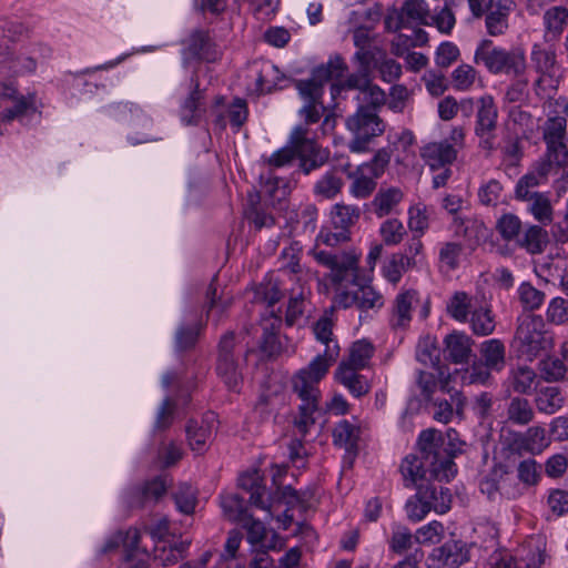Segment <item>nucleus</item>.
<instances>
[{
    "label": "nucleus",
    "instance_id": "2f4dec72",
    "mask_svg": "<svg viewBox=\"0 0 568 568\" xmlns=\"http://www.w3.org/2000/svg\"><path fill=\"white\" fill-rule=\"evenodd\" d=\"M480 355L487 367L493 371H501L505 366L506 348L500 339L491 338L480 345Z\"/></svg>",
    "mask_w": 568,
    "mask_h": 568
},
{
    "label": "nucleus",
    "instance_id": "13d9d810",
    "mask_svg": "<svg viewBox=\"0 0 568 568\" xmlns=\"http://www.w3.org/2000/svg\"><path fill=\"white\" fill-rule=\"evenodd\" d=\"M362 171L363 168L358 169L357 172L349 174V178L353 179L351 193L357 199L368 197L376 187V178L366 176Z\"/></svg>",
    "mask_w": 568,
    "mask_h": 568
},
{
    "label": "nucleus",
    "instance_id": "052dcab7",
    "mask_svg": "<svg viewBox=\"0 0 568 568\" xmlns=\"http://www.w3.org/2000/svg\"><path fill=\"white\" fill-rule=\"evenodd\" d=\"M296 156H298V150L292 143L291 136L287 145L274 152L271 156L264 159L263 162L270 169H277L291 164Z\"/></svg>",
    "mask_w": 568,
    "mask_h": 568
},
{
    "label": "nucleus",
    "instance_id": "c85d7f7f",
    "mask_svg": "<svg viewBox=\"0 0 568 568\" xmlns=\"http://www.w3.org/2000/svg\"><path fill=\"white\" fill-rule=\"evenodd\" d=\"M548 232L540 225H528L521 236L517 240L518 246L527 253L536 255L545 251L548 245Z\"/></svg>",
    "mask_w": 568,
    "mask_h": 568
},
{
    "label": "nucleus",
    "instance_id": "9d476101",
    "mask_svg": "<svg viewBox=\"0 0 568 568\" xmlns=\"http://www.w3.org/2000/svg\"><path fill=\"white\" fill-rule=\"evenodd\" d=\"M468 561V551L462 541L449 540L434 548L427 557L428 568H457Z\"/></svg>",
    "mask_w": 568,
    "mask_h": 568
},
{
    "label": "nucleus",
    "instance_id": "c03bdc74",
    "mask_svg": "<svg viewBox=\"0 0 568 568\" xmlns=\"http://www.w3.org/2000/svg\"><path fill=\"white\" fill-rule=\"evenodd\" d=\"M542 20L546 31L559 37L568 26V9L562 6L551 7L545 11Z\"/></svg>",
    "mask_w": 568,
    "mask_h": 568
},
{
    "label": "nucleus",
    "instance_id": "20e7f679",
    "mask_svg": "<svg viewBox=\"0 0 568 568\" xmlns=\"http://www.w3.org/2000/svg\"><path fill=\"white\" fill-rule=\"evenodd\" d=\"M513 345L520 356L532 361L552 348L554 337L540 315L523 313L517 318Z\"/></svg>",
    "mask_w": 568,
    "mask_h": 568
},
{
    "label": "nucleus",
    "instance_id": "bf43d9fd",
    "mask_svg": "<svg viewBox=\"0 0 568 568\" xmlns=\"http://www.w3.org/2000/svg\"><path fill=\"white\" fill-rule=\"evenodd\" d=\"M408 227L414 235L423 236L429 227V215L423 205H415L408 210Z\"/></svg>",
    "mask_w": 568,
    "mask_h": 568
},
{
    "label": "nucleus",
    "instance_id": "e2e57ef3",
    "mask_svg": "<svg viewBox=\"0 0 568 568\" xmlns=\"http://www.w3.org/2000/svg\"><path fill=\"white\" fill-rule=\"evenodd\" d=\"M174 500L178 509L190 515L194 511L197 499L195 490L189 485H181L174 494Z\"/></svg>",
    "mask_w": 568,
    "mask_h": 568
},
{
    "label": "nucleus",
    "instance_id": "79ce46f5",
    "mask_svg": "<svg viewBox=\"0 0 568 568\" xmlns=\"http://www.w3.org/2000/svg\"><path fill=\"white\" fill-rule=\"evenodd\" d=\"M535 413L526 398L514 397L507 406V420L516 425H527L534 419Z\"/></svg>",
    "mask_w": 568,
    "mask_h": 568
},
{
    "label": "nucleus",
    "instance_id": "603ef678",
    "mask_svg": "<svg viewBox=\"0 0 568 568\" xmlns=\"http://www.w3.org/2000/svg\"><path fill=\"white\" fill-rule=\"evenodd\" d=\"M379 234L387 246H393L399 244L407 232L403 222L398 219H387L381 224Z\"/></svg>",
    "mask_w": 568,
    "mask_h": 568
},
{
    "label": "nucleus",
    "instance_id": "338daca9",
    "mask_svg": "<svg viewBox=\"0 0 568 568\" xmlns=\"http://www.w3.org/2000/svg\"><path fill=\"white\" fill-rule=\"evenodd\" d=\"M525 433L526 442L528 445V453L539 454L549 445V440L546 436V430L544 427L531 426Z\"/></svg>",
    "mask_w": 568,
    "mask_h": 568
},
{
    "label": "nucleus",
    "instance_id": "ddd939ff",
    "mask_svg": "<svg viewBox=\"0 0 568 568\" xmlns=\"http://www.w3.org/2000/svg\"><path fill=\"white\" fill-rule=\"evenodd\" d=\"M566 128L567 120L560 115L548 118L542 125L544 141L547 144V150L554 153L555 159L562 154L568 155Z\"/></svg>",
    "mask_w": 568,
    "mask_h": 568
},
{
    "label": "nucleus",
    "instance_id": "dca6fc26",
    "mask_svg": "<svg viewBox=\"0 0 568 568\" xmlns=\"http://www.w3.org/2000/svg\"><path fill=\"white\" fill-rule=\"evenodd\" d=\"M239 486L250 493V503L253 506L271 513V499L265 494V487L258 470L243 473L239 477Z\"/></svg>",
    "mask_w": 568,
    "mask_h": 568
},
{
    "label": "nucleus",
    "instance_id": "49530a36",
    "mask_svg": "<svg viewBox=\"0 0 568 568\" xmlns=\"http://www.w3.org/2000/svg\"><path fill=\"white\" fill-rule=\"evenodd\" d=\"M422 491L424 495H428L427 500L432 510L445 514L450 509L452 495L447 488L427 485L422 486Z\"/></svg>",
    "mask_w": 568,
    "mask_h": 568
},
{
    "label": "nucleus",
    "instance_id": "c9c22d12",
    "mask_svg": "<svg viewBox=\"0 0 568 568\" xmlns=\"http://www.w3.org/2000/svg\"><path fill=\"white\" fill-rule=\"evenodd\" d=\"M302 247L297 242L285 247L280 255V271L284 274H292L297 282L302 280L303 267L300 263Z\"/></svg>",
    "mask_w": 568,
    "mask_h": 568
},
{
    "label": "nucleus",
    "instance_id": "4d7b16f0",
    "mask_svg": "<svg viewBox=\"0 0 568 568\" xmlns=\"http://www.w3.org/2000/svg\"><path fill=\"white\" fill-rule=\"evenodd\" d=\"M306 295L307 292L303 286H301L297 292L292 290L285 317L287 325H294L304 314Z\"/></svg>",
    "mask_w": 568,
    "mask_h": 568
},
{
    "label": "nucleus",
    "instance_id": "bb28decb",
    "mask_svg": "<svg viewBox=\"0 0 568 568\" xmlns=\"http://www.w3.org/2000/svg\"><path fill=\"white\" fill-rule=\"evenodd\" d=\"M526 54L523 49L515 48L505 51L495 74H505L509 78H523L526 75Z\"/></svg>",
    "mask_w": 568,
    "mask_h": 568
},
{
    "label": "nucleus",
    "instance_id": "9b49d317",
    "mask_svg": "<svg viewBox=\"0 0 568 568\" xmlns=\"http://www.w3.org/2000/svg\"><path fill=\"white\" fill-rule=\"evenodd\" d=\"M141 534L136 528L124 532L121 568H149L150 552L140 545Z\"/></svg>",
    "mask_w": 568,
    "mask_h": 568
},
{
    "label": "nucleus",
    "instance_id": "f704fd0d",
    "mask_svg": "<svg viewBox=\"0 0 568 568\" xmlns=\"http://www.w3.org/2000/svg\"><path fill=\"white\" fill-rule=\"evenodd\" d=\"M333 438L335 445L344 448L347 453H353L359 438V428L346 419L341 420L334 428Z\"/></svg>",
    "mask_w": 568,
    "mask_h": 568
},
{
    "label": "nucleus",
    "instance_id": "72a5a7b5",
    "mask_svg": "<svg viewBox=\"0 0 568 568\" xmlns=\"http://www.w3.org/2000/svg\"><path fill=\"white\" fill-rule=\"evenodd\" d=\"M476 308L474 298L465 292H455L447 302V313L460 323L468 321V315Z\"/></svg>",
    "mask_w": 568,
    "mask_h": 568
},
{
    "label": "nucleus",
    "instance_id": "c756f323",
    "mask_svg": "<svg viewBox=\"0 0 568 568\" xmlns=\"http://www.w3.org/2000/svg\"><path fill=\"white\" fill-rule=\"evenodd\" d=\"M497 116L498 112L493 97H481L478 101L475 133H488L496 131Z\"/></svg>",
    "mask_w": 568,
    "mask_h": 568
},
{
    "label": "nucleus",
    "instance_id": "7c9ffc66",
    "mask_svg": "<svg viewBox=\"0 0 568 568\" xmlns=\"http://www.w3.org/2000/svg\"><path fill=\"white\" fill-rule=\"evenodd\" d=\"M506 49L495 45L490 40H483L477 47L474 60L495 74Z\"/></svg>",
    "mask_w": 568,
    "mask_h": 568
},
{
    "label": "nucleus",
    "instance_id": "de8ad7c7",
    "mask_svg": "<svg viewBox=\"0 0 568 568\" xmlns=\"http://www.w3.org/2000/svg\"><path fill=\"white\" fill-rule=\"evenodd\" d=\"M537 379L535 371L528 366H518L509 376L513 389L518 394H529Z\"/></svg>",
    "mask_w": 568,
    "mask_h": 568
},
{
    "label": "nucleus",
    "instance_id": "393cba45",
    "mask_svg": "<svg viewBox=\"0 0 568 568\" xmlns=\"http://www.w3.org/2000/svg\"><path fill=\"white\" fill-rule=\"evenodd\" d=\"M213 419H214V416L210 415L201 424H199L195 420H191L186 426V436H187L189 445H190L191 449L197 454H202L205 450L207 442L212 437Z\"/></svg>",
    "mask_w": 568,
    "mask_h": 568
},
{
    "label": "nucleus",
    "instance_id": "39448f33",
    "mask_svg": "<svg viewBox=\"0 0 568 568\" xmlns=\"http://www.w3.org/2000/svg\"><path fill=\"white\" fill-rule=\"evenodd\" d=\"M345 125L352 134L348 149L355 153L367 151L369 143L381 136L386 128L378 113L368 106H358L356 112L346 119Z\"/></svg>",
    "mask_w": 568,
    "mask_h": 568
},
{
    "label": "nucleus",
    "instance_id": "aec40b11",
    "mask_svg": "<svg viewBox=\"0 0 568 568\" xmlns=\"http://www.w3.org/2000/svg\"><path fill=\"white\" fill-rule=\"evenodd\" d=\"M445 358L455 364L465 363L471 354L473 339L464 333H452L444 339Z\"/></svg>",
    "mask_w": 568,
    "mask_h": 568
},
{
    "label": "nucleus",
    "instance_id": "6e6d98bb",
    "mask_svg": "<svg viewBox=\"0 0 568 568\" xmlns=\"http://www.w3.org/2000/svg\"><path fill=\"white\" fill-rule=\"evenodd\" d=\"M523 224L520 219L513 214L506 213L503 214L496 224V229L501 235V237L506 241L518 240L521 231Z\"/></svg>",
    "mask_w": 568,
    "mask_h": 568
},
{
    "label": "nucleus",
    "instance_id": "a19ab883",
    "mask_svg": "<svg viewBox=\"0 0 568 568\" xmlns=\"http://www.w3.org/2000/svg\"><path fill=\"white\" fill-rule=\"evenodd\" d=\"M242 541V534L237 530H231L229 532L227 540L225 542L224 552L220 554L216 567L222 568H242L243 565L237 561V550Z\"/></svg>",
    "mask_w": 568,
    "mask_h": 568
},
{
    "label": "nucleus",
    "instance_id": "5fc2aeb1",
    "mask_svg": "<svg viewBox=\"0 0 568 568\" xmlns=\"http://www.w3.org/2000/svg\"><path fill=\"white\" fill-rule=\"evenodd\" d=\"M427 496L423 494L422 486H418L416 495L408 499L406 513L410 520L420 521L432 510Z\"/></svg>",
    "mask_w": 568,
    "mask_h": 568
},
{
    "label": "nucleus",
    "instance_id": "473e14b6",
    "mask_svg": "<svg viewBox=\"0 0 568 568\" xmlns=\"http://www.w3.org/2000/svg\"><path fill=\"white\" fill-rule=\"evenodd\" d=\"M202 99L203 93L199 89V83L195 82L194 89L181 106V119L185 124H197L201 120L205 111Z\"/></svg>",
    "mask_w": 568,
    "mask_h": 568
},
{
    "label": "nucleus",
    "instance_id": "4c0bfd02",
    "mask_svg": "<svg viewBox=\"0 0 568 568\" xmlns=\"http://www.w3.org/2000/svg\"><path fill=\"white\" fill-rule=\"evenodd\" d=\"M189 546L190 541L186 540L174 545H155L154 560L163 567L175 565L185 556Z\"/></svg>",
    "mask_w": 568,
    "mask_h": 568
},
{
    "label": "nucleus",
    "instance_id": "8fccbe9b",
    "mask_svg": "<svg viewBox=\"0 0 568 568\" xmlns=\"http://www.w3.org/2000/svg\"><path fill=\"white\" fill-rule=\"evenodd\" d=\"M506 475L507 471L503 466L495 467L491 473L481 480V493L486 494L490 499H494L498 491H505L509 495L506 490Z\"/></svg>",
    "mask_w": 568,
    "mask_h": 568
},
{
    "label": "nucleus",
    "instance_id": "5701e85b",
    "mask_svg": "<svg viewBox=\"0 0 568 568\" xmlns=\"http://www.w3.org/2000/svg\"><path fill=\"white\" fill-rule=\"evenodd\" d=\"M358 371L359 369L348 368L346 364H339L335 372V379L355 397L364 396L371 389L368 381L365 376L358 374Z\"/></svg>",
    "mask_w": 568,
    "mask_h": 568
},
{
    "label": "nucleus",
    "instance_id": "f3484780",
    "mask_svg": "<svg viewBox=\"0 0 568 568\" xmlns=\"http://www.w3.org/2000/svg\"><path fill=\"white\" fill-rule=\"evenodd\" d=\"M513 6V0H488L486 27L490 36H499L506 31Z\"/></svg>",
    "mask_w": 568,
    "mask_h": 568
},
{
    "label": "nucleus",
    "instance_id": "cd10ccee",
    "mask_svg": "<svg viewBox=\"0 0 568 568\" xmlns=\"http://www.w3.org/2000/svg\"><path fill=\"white\" fill-rule=\"evenodd\" d=\"M416 301L415 291H405L395 298L390 326L393 328H405L412 321L413 303Z\"/></svg>",
    "mask_w": 568,
    "mask_h": 568
},
{
    "label": "nucleus",
    "instance_id": "a878e982",
    "mask_svg": "<svg viewBox=\"0 0 568 568\" xmlns=\"http://www.w3.org/2000/svg\"><path fill=\"white\" fill-rule=\"evenodd\" d=\"M530 60L536 72L540 74L536 81L537 84L541 83L542 77L552 75L557 67L556 51L550 47L546 48L539 43L532 45Z\"/></svg>",
    "mask_w": 568,
    "mask_h": 568
},
{
    "label": "nucleus",
    "instance_id": "2eb2a0df",
    "mask_svg": "<svg viewBox=\"0 0 568 568\" xmlns=\"http://www.w3.org/2000/svg\"><path fill=\"white\" fill-rule=\"evenodd\" d=\"M247 531V540L253 546L260 545L264 549H282L284 541L274 532H268L263 523L255 520L251 515L241 521Z\"/></svg>",
    "mask_w": 568,
    "mask_h": 568
},
{
    "label": "nucleus",
    "instance_id": "4468645a",
    "mask_svg": "<svg viewBox=\"0 0 568 568\" xmlns=\"http://www.w3.org/2000/svg\"><path fill=\"white\" fill-rule=\"evenodd\" d=\"M296 87L305 100V104L300 110V114L304 119L305 124L317 123L325 112V106L322 101L323 91L313 83H297Z\"/></svg>",
    "mask_w": 568,
    "mask_h": 568
},
{
    "label": "nucleus",
    "instance_id": "e433bc0d",
    "mask_svg": "<svg viewBox=\"0 0 568 568\" xmlns=\"http://www.w3.org/2000/svg\"><path fill=\"white\" fill-rule=\"evenodd\" d=\"M361 213L356 205L336 203L331 211L332 223L335 229L349 231V227L359 220Z\"/></svg>",
    "mask_w": 568,
    "mask_h": 568
},
{
    "label": "nucleus",
    "instance_id": "864d4df0",
    "mask_svg": "<svg viewBox=\"0 0 568 568\" xmlns=\"http://www.w3.org/2000/svg\"><path fill=\"white\" fill-rule=\"evenodd\" d=\"M463 253L462 243L445 242L439 248L440 268L449 272L456 270L459 265V258Z\"/></svg>",
    "mask_w": 568,
    "mask_h": 568
},
{
    "label": "nucleus",
    "instance_id": "a18cd8bd",
    "mask_svg": "<svg viewBox=\"0 0 568 568\" xmlns=\"http://www.w3.org/2000/svg\"><path fill=\"white\" fill-rule=\"evenodd\" d=\"M221 507L224 517L233 523H241L248 516L243 498L236 494L222 495Z\"/></svg>",
    "mask_w": 568,
    "mask_h": 568
},
{
    "label": "nucleus",
    "instance_id": "37998d69",
    "mask_svg": "<svg viewBox=\"0 0 568 568\" xmlns=\"http://www.w3.org/2000/svg\"><path fill=\"white\" fill-rule=\"evenodd\" d=\"M373 353L374 347L371 343L366 341L355 342L349 348L347 359L343 361L341 364H346L348 368L363 369L368 364Z\"/></svg>",
    "mask_w": 568,
    "mask_h": 568
},
{
    "label": "nucleus",
    "instance_id": "b1692460",
    "mask_svg": "<svg viewBox=\"0 0 568 568\" xmlns=\"http://www.w3.org/2000/svg\"><path fill=\"white\" fill-rule=\"evenodd\" d=\"M346 71V64L342 58L335 57L328 60L326 64L320 65L313 71L312 79L298 81L297 83H313L323 91L322 87L327 81H338Z\"/></svg>",
    "mask_w": 568,
    "mask_h": 568
},
{
    "label": "nucleus",
    "instance_id": "f257e3e1",
    "mask_svg": "<svg viewBox=\"0 0 568 568\" xmlns=\"http://www.w3.org/2000/svg\"><path fill=\"white\" fill-rule=\"evenodd\" d=\"M333 323L329 318H320L314 325L316 339L325 345L323 354H318L306 367L300 369L292 378L294 393L302 404L294 420L295 427L305 436L315 425L321 392L318 384L339 355V346L332 337Z\"/></svg>",
    "mask_w": 568,
    "mask_h": 568
},
{
    "label": "nucleus",
    "instance_id": "774afa93",
    "mask_svg": "<svg viewBox=\"0 0 568 568\" xmlns=\"http://www.w3.org/2000/svg\"><path fill=\"white\" fill-rule=\"evenodd\" d=\"M415 536L406 527H398L393 531L390 538V549L396 554H403L412 548Z\"/></svg>",
    "mask_w": 568,
    "mask_h": 568
},
{
    "label": "nucleus",
    "instance_id": "680f3d73",
    "mask_svg": "<svg viewBox=\"0 0 568 568\" xmlns=\"http://www.w3.org/2000/svg\"><path fill=\"white\" fill-rule=\"evenodd\" d=\"M477 71L469 64L458 65L452 73V81L455 89L468 90L476 81Z\"/></svg>",
    "mask_w": 568,
    "mask_h": 568
},
{
    "label": "nucleus",
    "instance_id": "7ed1b4c3",
    "mask_svg": "<svg viewBox=\"0 0 568 568\" xmlns=\"http://www.w3.org/2000/svg\"><path fill=\"white\" fill-rule=\"evenodd\" d=\"M351 233L347 230L332 231L322 229L316 236L315 245L311 251L315 261L329 268V278L334 284L341 285L348 278L356 283L359 272V256L355 250L335 253L334 247L349 242Z\"/></svg>",
    "mask_w": 568,
    "mask_h": 568
},
{
    "label": "nucleus",
    "instance_id": "0e129e2a",
    "mask_svg": "<svg viewBox=\"0 0 568 568\" xmlns=\"http://www.w3.org/2000/svg\"><path fill=\"white\" fill-rule=\"evenodd\" d=\"M282 290L276 281L262 283L255 291V298L271 307L282 298Z\"/></svg>",
    "mask_w": 568,
    "mask_h": 568
},
{
    "label": "nucleus",
    "instance_id": "a211bd4d",
    "mask_svg": "<svg viewBox=\"0 0 568 568\" xmlns=\"http://www.w3.org/2000/svg\"><path fill=\"white\" fill-rule=\"evenodd\" d=\"M420 158L430 170L435 171L454 163L457 155L454 153V150L443 141H435L425 144L420 149Z\"/></svg>",
    "mask_w": 568,
    "mask_h": 568
},
{
    "label": "nucleus",
    "instance_id": "6e6552de",
    "mask_svg": "<svg viewBox=\"0 0 568 568\" xmlns=\"http://www.w3.org/2000/svg\"><path fill=\"white\" fill-rule=\"evenodd\" d=\"M307 135L308 130L303 125L296 126L292 132V143L298 150L300 166L305 174L323 165L328 158Z\"/></svg>",
    "mask_w": 568,
    "mask_h": 568
},
{
    "label": "nucleus",
    "instance_id": "412c9836",
    "mask_svg": "<svg viewBox=\"0 0 568 568\" xmlns=\"http://www.w3.org/2000/svg\"><path fill=\"white\" fill-rule=\"evenodd\" d=\"M519 201L527 203V211L541 225H549L554 221V207L548 193L537 192Z\"/></svg>",
    "mask_w": 568,
    "mask_h": 568
},
{
    "label": "nucleus",
    "instance_id": "ea45409f",
    "mask_svg": "<svg viewBox=\"0 0 568 568\" xmlns=\"http://www.w3.org/2000/svg\"><path fill=\"white\" fill-rule=\"evenodd\" d=\"M535 402L539 412L551 415L564 406L565 397L558 387L548 386L538 392Z\"/></svg>",
    "mask_w": 568,
    "mask_h": 568
},
{
    "label": "nucleus",
    "instance_id": "3c124183",
    "mask_svg": "<svg viewBox=\"0 0 568 568\" xmlns=\"http://www.w3.org/2000/svg\"><path fill=\"white\" fill-rule=\"evenodd\" d=\"M517 292L523 308L529 311L528 313L539 310L546 297L542 291L537 290L528 282L521 283Z\"/></svg>",
    "mask_w": 568,
    "mask_h": 568
},
{
    "label": "nucleus",
    "instance_id": "f8f14e48",
    "mask_svg": "<svg viewBox=\"0 0 568 568\" xmlns=\"http://www.w3.org/2000/svg\"><path fill=\"white\" fill-rule=\"evenodd\" d=\"M429 18V8L425 0H406L397 13L393 26V19L386 21L387 28H394L395 31L408 28L414 24H427Z\"/></svg>",
    "mask_w": 568,
    "mask_h": 568
},
{
    "label": "nucleus",
    "instance_id": "6ab92c4d",
    "mask_svg": "<svg viewBox=\"0 0 568 568\" xmlns=\"http://www.w3.org/2000/svg\"><path fill=\"white\" fill-rule=\"evenodd\" d=\"M281 325V317L274 314L262 321L263 336L261 342V351L270 358L276 357L283 352H286L276 334Z\"/></svg>",
    "mask_w": 568,
    "mask_h": 568
},
{
    "label": "nucleus",
    "instance_id": "1a4fd4ad",
    "mask_svg": "<svg viewBox=\"0 0 568 568\" xmlns=\"http://www.w3.org/2000/svg\"><path fill=\"white\" fill-rule=\"evenodd\" d=\"M352 282L358 286L356 291H341L336 294L335 303L344 308L356 306L361 311L378 310L384 305L383 295L377 292L372 285H359L358 278L356 283L348 278L346 282Z\"/></svg>",
    "mask_w": 568,
    "mask_h": 568
},
{
    "label": "nucleus",
    "instance_id": "f03ea898",
    "mask_svg": "<svg viewBox=\"0 0 568 568\" xmlns=\"http://www.w3.org/2000/svg\"><path fill=\"white\" fill-rule=\"evenodd\" d=\"M420 456L407 455L400 464L406 487L419 486L418 481L429 474L430 479L448 481L457 473L452 456L443 447L442 434L435 429L422 432L418 439Z\"/></svg>",
    "mask_w": 568,
    "mask_h": 568
},
{
    "label": "nucleus",
    "instance_id": "0eeeda50",
    "mask_svg": "<svg viewBox=\"0 0 568 568\" xmlns=\"http://www.w3.org/2000/svg\"><path fill=\"white\" fill-rule=\"evenodd\" d=\"M346 85L349 88V90L358 91L356 99L359 102V106H368L375 112H378V110L387 102V95L385 91L377 84L373 83L372 79L369 78L367 67H363L361 71L351 74L346 79Z\"/></svg>",
    "mask_w": 568,
    "mask_h": 568
},
{
    "label": "nucleus",
    "instance_id": "423d86ee",
    "mask_svg": "<svg viewBox=\"0 0 568 568\" xmlns=\"http://www.w3.org/2000/svg\"><path fill=\"white\" fill-rule=\"evenodd\" d=\"M234 348L235 336L233 333H226L219 344L216 373L230 390L239 392L243 375Z\"/></svg>",
    "mask_w": 568,
    "mask_h": 568
},
{
    "label": "nucleus",
    "instance_id": "58836bf2",
    "mask_svg": "<svg viewBox=\"0 0 568 568\" xmlns=\"http://www.w3.org/2000/svg\"><path fill=\"white\" fill-rule=\"evenodd\" d=\"M468 321L473 333L477 336L490 335L496 327L495 317L491 310L487 306H476V308L471 311Z\"/></svg>",
    "mask_w": 568,
    "mask_h": 568
},
{
    "label": "nucleus",
    "instance_id": "09e8293b",
    "mask_svg": "<svg viewBox=\"0 0 568 568\" xmlns=\"http://www.w3.org/2000/svg\"><path fill=\"white\" fill-rule=\"evenodd\" d=\"M344 182L334 172L324 174L314 185V193L325 200H332L341 193Z\"/></svg>",
    "mask_w": 568,
    "mask_h": 568
},
{
    "label": "nucleus",
    "instance_id": "69168bd1",
    "mask_svg": "<svg viewBox=\"0 0 568 568\" xmlns=\"http://www.w3.org/2000/svg\"><path fill=\"white\" fill-rule=\"evenodd\" d=\"M546 317L551 324H566L568 322V301L562 297L552 298L548 305Z\"/></svg>",
    "mask_w": 568,
    "mask_h": 568
},
{
    "label": "nucleus",
    "instance_id": "4be33fe9",
    "mask_svg": "<svg viewBox=\"0 0 568 568\" xmlns=\"http://www.w3.org/2000/svg\"><path fill=\"white\" fill-rule=\"evenodd\" d=\"M404 199V192L396 186H382L375 194L372 206L378 217L386 216L395 212L396 207Z\"/></svg>",
    "mask_w": 568,
    "mask_h": 568
}]
</instances>
